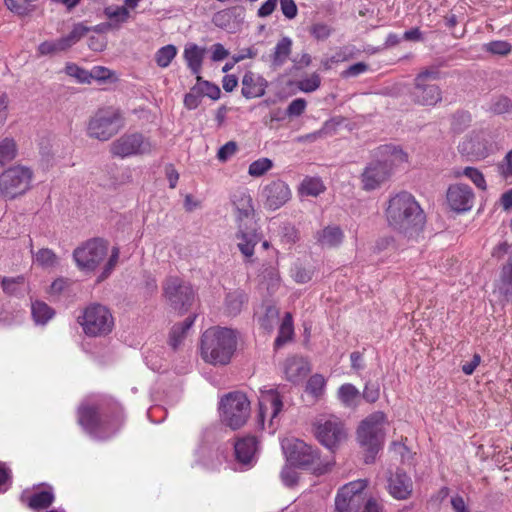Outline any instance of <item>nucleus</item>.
<instances>
[{
  "label": "nucleus",
  "mask_w": 512,
  "mask_h": 512,
  "mask_svg": "<svg viewBox=\"0 0 512 512\" xmlns=\"http://www.w3.org/2000/svg\"><path fill=\"white\" fill-rule=\"evenodd\" d=\"M321 85V77L318 73H312L299 81H297V87L305 93L316 91Z\"/></svg>",
  "instance_id": "47"
},
{
  "label": "nucleus",
  "mask_w": 512,
  "mask_h": 512,
  "mask_svg": "<svg viewBox=\"0 0 512 512\" xmlns=\"http://www.w3.org/2000/svg\"><path fill=\"white\" fill-rule=\"evenodd\" d=\"M470 123V116L466 113H459L453 117L452 129L454 132L459 133L464 128L468 127Z\"/></svg>",
  "instance_id": "63"
},
{
  "label": "nucleus",
  "mask_w": 512,
  "mask_h": 512,
  "mask_svg": "<svg viewBox=\"0 0 512 512\" xmlns=\"http://www.w3.org/2000/svg\"><path fill=\"white\" fill-rule=\"evenodd\" d=\"M118 259H119V249L117 247H113L110 257H109L108 261L106 262L102 273L99 275L97 282H101V281L105 280L110 275L112 270L115 268V266L118 262Z\"/></svg>",
  "instance_id": "50"
},
{
  "label": "nucleus",
  "mask_w": 512,
  "mask_h": 512,
  "mask_svg": "<svg viewBox=\"0 0 512 512\" xmlns=\"http://www.w3.org/2000/svg\"><path fill=\"white\" fill-rule=\"evenodd\" d=\"M124 126L122 113L118 108L107 106L99 108L87 123V135L99 141H108Z\"/></svg>",
  "instance_id": "6"
},
{
  "label": "nucleus",
  "mask_w": 512,
  "mask_h": 512,
  "mask_svg": "<svg viewBox=\"0 0 512 512\" xmlns=\"http://www.w3.org/2000/svg\"><path fill=\"white\" fill-rule=\"evenodd\" d=\"M281 369L287 381L298 384L310 373L311 366L306 358L294 355L287 357L283 361Z\"/></svg>",
  "instance_id": "18"
},
{
  "label": "nucleus",
  "mask_w": 512,
  "mask_h": 512,
  "mask_svg": "<svg viewBox=\"0 0 512 512\" xmlns=\"http://www.w3.org/2000/svg\"><path fill=\"white\" fill-rule=\"evenodd\" d=\"M105 14L109 19H115L120 22H125L129 17V11L126 7H108L105 9Z\"/></svg>",
  "instance_id": "57"
},
{
  "label": "nucleus",
  "mask_w": 512,
  "mask_h": 512,
  "mask_svg": "<svg viewBox=\"0 0 512 512\" xmlns=\"http://www.w3.org/2000/svg\"><path fill=\"white\" fill-rule=\"evenodd\" d=\"M273 168V161L262 157L253 161L248 168V174L252 177H261Z\"/></svg>",
  "instance_id": "42"
},
{
  "label": "nucleus",
  "mask_w": 512,
  "mask_h": 512,
  "mask_svg": "<svg viewBox=\"0 0 512 512\" xmlns=\"http://www.w3.org/2000/svg\"><path fill=\"white\" fill-rule=\"evenodd\" d=\"M113 73L106 67L103 66H94L89 71L90 81L92 79L98 81H106L112 77Z\"/></svg>",
  "instance_id": "60"
},
{
  "label": "nucleus",
  "mask_w": 512,
  "mask_h": 512,
  "mask_svg": "<svg viewBox=\"0 0 512 512\" xmlns=\"http://www.w3.org/2000/svg\"><path fill=\"white\" fill-rule=\"evenodd\" d=\"M55 500V495L53 492V488L51 486H45L43 489H39L27 495L24 492L21 495V501L25 503L32 510H44L52 505Z\"/></svg>",
  "instance_id": "24"
},
{
  "label": "nucleus",
  "mask_w": 512,
  "mask_h": 512,
  "mask_svg": "<svg viewBox=\"0 0 512 512\" xmlns=\"http://www.w3.org/2000/svg\"><path fill=\"white\" fill-rule=\"evenodd\" d=\"M234 450L237 461L249 465L254 460L257 451V440L253 436L240 438L235 442Z\"/></svg>",
  "instance_id": "26"
},
{
  "label": "nucleus",
  "mask_w": 512,
  "mask_h": 512,
  "mask_svg": "<svg viewBox=\"0 0 512 512\" xmlns=\"http://www.w3.org/2000/svg\"><path fill=\"white\" fill-rule=\"evenodd\" d=\"M18 153V146L14 138L4 137L0 139V165L5 166L12 162Z\"/></svg>",
  "instance_id": "35"
},
{
  "label": "nucleus",
  "mask_w": 512,
  "mask_h": 512,
  "mask_svg": "<svg viewBox=\"0 0 512 512\" xmlns=\"http://www.w3.org/2000/svg\"><path fill=\"white\" fill-rule=\"evenodd\" d=\"M108 242L93 238L84 242L73 252L77 267L85 272H93L108 256Z\"/></svg>",
  "instance_id": "11"
},
{
  "label": "nucleus",
  "mask_w": 512,
  "mask_h": 512,
  "mask_svg": "<svg viewBox=\"0 0 512 512\" xmlns=\"http://www.w3.org/2000/svg\"><path fill=\"white\" fill-rule=\"evenodd\" d=\"M309 31L317 40H325L331 35V28L325 23H315L310 27Z\"/></svg>",
  "instance_id": "54"
},
{
  "label": "nucleus",
  "mask_w": 512,
  "mask_h": 512,
  "mask_svg": "<svg viewBox=\"0 0 512 512\" xmlns=\"http://www.w3.org/2000/svg\"><path fill=\"white\" fill-rule=\"evenodd\" d=\"M313 427L317 440L330 450L337 448L347 438L344 423L333 415L319 418Z\"/></svg>",
  "instance_id": "12"
},
{
  "label": "nucleus",
  "mask_w": 512,
  "mask_h": 512,
  "mask_svg": "<svg viewBox=\"0 0 512 512\" xmlns=\"http://www.w3.org/2000/svg\"><path fill=\"white\" fill-rule=\"evenodd\" d=\"M359 505L360 503L358 501L349 497V495H344V492L339 489L335 499L337 512H353L358 509Z\"/></svg>",
  "instance_id": "41"
},
{
  "label": "nucleus",
  "mask_w": 512,
  "mask_h": 512,
  "mask_svg": "<svg viewBox=\"0 0 512 512\" xmlns=\"http://www.w3.org/2000/svg\"><path fill=\"white\" fill-rule=\"evenodd\" d=\"M31 313L37 324H46L54 316V310L42 301L32 303Z\"/></svg>",
  "instance_id": "36"
},
{
  "label": "nucleus",
  "mask_w": 512,
  "mask_h": 512,
  "mask_svg": "<svg viewBox=\"0 0 512 512\" xmlns=\"http://www.w3.org/2000/svg\"><path fill=\"white\" fill-rule=\"evenodd\" d=\"M313 271L302 266H295L292 269V278L297 283H307L312 279Z\"/></svg>",
  "instance_id": "56"
},
{
  "label": "nucleus",
  "mask_w": 512,
  "mask_h": 512,
  "mask_svg": "<svg viewBox=\"0 0 512 512\" xmlns=\"http://www.w3.org/2000/svg\"><path fill=\"white\" fill-rule=\"evenodd\" d=\"M512 107V101L506 96H500L492 105V110L497 114L508 112Z\"/></svg>",
  "instance_id": "64"
},
{
  "label": "nucleus",
  "mask_w": 512,
  "mask_h": 512,
  "mask_svg": "<svg viewBox=\"0 0 512 512\" xmlns=\"http://www.w3.org/2000/svg\"><path fill=\"white\" fill-rule=\"evenodd\" d=\"M12 472L6 465L0 462V494L8 490L11 484Z\"/></svg>",
  "instance_id": "58"
},
{
  "label": "nucleus",
  "mask_w": 512,
  "mask_h": 512,
  "mask_svg": "<svg viewBox=\"0 0 512 512\" xmlns=\"http://www.w3.org/2000/svg\"><path fill=\"white\" fill-rule=\"evenodd\" d=\"M199 87L195 85L190 89V91L184 97V106L189 110L196 109L202 100L201 92L198 91Z\"/></svg>",
  "instance_id": "52"
},
{
  "label": "nucleus",
  "mask_w": 512,
  "mask_h": 512,
  "mask_svg": "<svg viewBox=\"0 0 512 512\" xmlns=\"http://www.w3.org/2000/svg\"><path fill=\"white\" fill-rule=\"evenodd\" d=\"M388 226L408 238L417 237L424 229L426 214L416 198L407 191L391 196L384 209Z\"/></svg>",
  "instance_id": "1"
},
{
  "label": "nucleus",
  "mask_w": 512,
  "mask_h": 512,
  "mask_svg": "<svg viewBox=\"0 0 512 512\" xmlns=\"http://www.w3.org/2000/svg\"><path fill=\"white\" fill-rule=\"evenodd\" d=\"M292 39L284 36L275 45L272 53L269 55L271 66L277 69L283 66L292 52Z\"/></svg>",
  "instance_id": "27"
},
{
  "label": "nucleus",
  "mask_w": 512,
  "mask_h": 512,
  "mask_svg": "<svg viewBox=\"0 0 512 512\" xmlns=\"http://www.w3.org/2000/svg\"><path fill=\"white\" fill-rule=\"evenodd\" d=\"M206 55V48L195 43H188L183 51V58L192 74L198 76L201 73L203 61Z\"/></svg>",
  "instance_id": "25"
},
{
  "label": "nucleus",
  "mask_w": 512,
  "mask_h": 512,
  "mask_svg": "<svg viewBox=\"0 0 512 512\" xmlns=\"http://www.w3.org/2000/svg\"><path fill=\"white\" fill-rule=\"evenodd\" d=\"M58 257L53 250L48 248L40 249L35 255V262L43 268H51L57 264Z\"/></svg>",
  "instance_id": "45"
},
{
  "label": "nucleus",
  "mask_w": 512,
  "mask_h": 512,
  "mask_svg": "<svg viewBox=\"0 0 512 512\" xmlns=\"http://www.w3.org/2000/svg\"><path fill=\"white\" fill-rule=\"evenodd\" d=\"M88 28L82 24H77L73 27L71 32L55 41H44L38 46V53L40 55H53L59 52L66 51L82 37L86 35Z\"/></svg>",
  "instance_id": "17"
},
{
  "label": "nucleus",
  "mask_w": 512,
  "mask_h": 512,
  "mask_svg": "<svg viewBox=\"0 0 512 512\" xmlns=\"http://www.w3.org/2000/svg\"><path fill=\"white\" fill-rule=\"evenodd\" d=\"M283 402L280 394L275 390L262 391L259 398V417L263 422L265 418L269 417L270 422L277 417L281 412Z\"/></svg>",
  "instance_id": "22"
},
{
  "label": "nucleus",
  "mask_w": 512,
  "mask_h": 512,
  "mask_svg": "<svg viewBox=\"0 0 512 512\" xmlns=\"http://www.w3.org/2000/svg\"><path fill=\"white\" fill-rule=\"evenodd\" d=\"M326 387V379L321 374H313L306 383L305 391L315 399H319L324 395Z\"/></svg>",
  "instance_id": "37"
},
{
  "label": "nucleus",
  "mask_w": 512,
  "mask_h": 512,
  "mask_svg": "<svg viewBox=\"0 0 512 512\" xmlns=\"http://www.w3.org/2000/svg\"><path fill=\"white\" fill-rule=\"evenodd\" d=\"M280 8L288 19H294L297 16L298 9L294 0H280Z\"/></svg>",
  "instance_id": "62"
},
{
  "label": "nucleus",
  "mask_w": 512,
  "mask_h": 512,
  "mask_svg": "<svg viewBox=\"0 0 512 512\" xmlns=\"http://www.w3.org/2000/svg\"><path fill=\"white\" fill-rule=\"evenodd\" d=\"M263 195L265 197V205L272 210H276L289 200L291 192L284 181L275 180L264 187Z\"/></svg>",
  "instance_id": "21"
},
{
  "label": "nucleus",
  "mask_w": 512,
  "mask_h": 512,
  "mask_svg": "<svg viewBox=\"0 0 512 512\" xmlns=\"http://www.w3.org/2000/svg\"><path fill=\"white\" fill-rule=\"evenodd\" d=\"M460 175H464L466 177H468L474 184L477 188L481 189V190H486L487 188V184H486V180L484 178V175L483 173L478 170L477 168H474V167H466L462 173L460 172H457L455 174L456 177H459Z\"/></svg>",
  "instance_id": "46"
},
{
  "label": "nucleus",
  "mask_w": 512,
  "mask_h": 512,
  "mask_svg": "<svg viewBox=\"0 0 512 512\" xmlns=\"http://www.w3.org/2000/svg\"><path fill=\"white\" fill-rule=\"evenodd\" d=\"M498 289L507 300H512V252L501 269Z\"/></svg>",
  "instance_id": "32"
},
{
  "label": "nucleus",
  "mask_w": 512,
  "mask_h": 512,
  "mask_svg": "<svg viewBox=\"0 0 512 512\" xmlns=\"http://www.w3.org/2000/svg\"><path fill=\"white\" fill-rule=\"evenodd\" d=\"M338 397L347 407L355 406L359 398V390L352 384L346 383L339 387Z\"/></svg>",
  "instance_id": "38"
},
{
  "label": "nucleus",
  "mask_w": 512,
  "mask_h": 512,
  "mask_svg": "<svg viewBox=\"0 0 512 512\" xmlns=\"http://www.w3.org/2000/svg\"><path fill=\"white\" fill-rule=\"evenodd\" d=\"M236 240L238 241L237 246L242 255L246 258V261L251 262L255 246L260 241V236L254 225L240 223L238 232L236 233Z\"/></svg>",
  "instance_id": "20"
},
{
  "label": "nucleus",
  "mask_w": 512,
  "mask_h": 512,
  "mask_svg": "<svg viewBox=\"0 0 512 512\" xmlns=\"http://www.w3.org/2000/svg\"><path fill=\"white\" fill-rule=\"evenodd\" d=\"M386 415L376 411L367 416L357 429V440L365 450V463L374 462L376 454L381 450L385 438Z\"/></svg>",
  "instance_id": "4"
},
{
  "label": "nucleus",
  "mask_w": 512,
  "mask_h": 512,
  "mask_svg": "<svg viewBox=\"0 0 512 512\" xmlns=\"http://www.w3.org/2000/svg\"><path fill=\"white\" fill-rule=\"evenodd\" d=\"M483 48L486 52L498 56H507L512 52V44L505 40L490 41L484 44Z\"/></svg>",
  "instance_id": "43"
},
{
  "label": "nucleus",
  "mask_w": 512,
  "mask_h": 512,
  "mask_svg": "<svg viewBox=\"0 0 512 512\" xmlns=\"http://www.w3.org/2000/svg\"><path fill=\"white\" fill-rule=\"evenodd\" d=\"M268 86L267 80L261 75L247 71L242 78L241 93L246 99L261 97Z\"/></svg>",
  "instance_id": "23"
},
{
  "label": "nucleus",
  "mask_w": 512,
  "mask_h": 512,
  "mask_svg": "<svg viewBox=\"0 0 512 512\" xmlns=\"http://www.w3.org/2000/svg\"><path fill=\"white\" fill-rule=\"evenodd\" d=\"M368 485L367 480L359 479L356 481H352L346 485H344L340 490L344 492V495H349L359 503L363 500V491L366 489Z\"/></svg>",
  "instance_id": "40"
},
{
  "label": "nucleus",
  "mask_w": 512,
  "mask_h": 512,
  "mask_svg": "<svg viewBox=\"0 0 512 512\" xmlns=\"http://www.w3.org/2000/svg\"><path fill=\"white\" fill-rule=\"evenodd\" d=\"M78 323L87 336H106L113 330L114 318L107 307L94 303L83 310Z\"/></svg>",
  "instance_id": "8"
},
{
  "label": "nucleus",
  "mask_w": 512,
  "mask_h": 512,
  "mask_svg": "<svg viewBox=\"0 0 512 512\" xmlns=\"http://www.w3.org/2000/svg\"><path fill=\"white\" fill-rule=\"evenodd\" d=\"M5 5L10 11L18 15L28 14L31 11L32 7L24 0H5Z\"/></svg>",
  "instance_id": "53"
},
{
  "label": "nucleus",
  "mask_w": 512,
  "mask_h": 512,
  "mask_svg": "<svg viewBox=\"0 0 512 512\" xmlns=\"http://www.w3.org/2000/svg\"><path fill=\"white\" fill-rule=\"evenodd\" d=\"M326 187L319 177H305L300 184L299 193L302 196L317 197L325 191Z\"/></svg>",
  "instance_id": "34"
},
{
  "label": "nucleus",
  "mask_w": 512,
  "mask_h": 512,
  "mask_svg": "<svg viewBox=\"0 0 512 512\" xmlns=\"http://www.w3.org/2000/svg\"><path fill=\"white\" fill-rule=\"evenodd\" d=\"M474 192L467 184L456 183L448 187L446 200L451 210L457 213H464L472 209Z\"/></svg>",
  "instance_id": "16"
},
{
  "label": "nucleus",
  "mask_w": 512,
  "mask_h": 512,
  "mask_svg": "<svg viewBox=\"0 0 512 512\" xmlns=\"http://www.w3.org/2000/svg\"><path fill=\"white\" fill-rule=\"evenodd\" d=\"M25 282V278L23 276H17L15 278H3L2 279V288L8 294H14L17 291V287L22 286Z\"/></svg>",
  "instance_id": "55"
},
{
  "label": "nucleus",
  "mask_w": 512,
  "mask_h": 512,
  "mask_svg": "<svg viewBox=\"0 0 512 512\" xmlns=\"http://www.w3.org/2000/svg\"><path fill=\"white\" fill-rule=\"evenodd\" d=\"M196 315L187 317L182 323L175 324L169 335V345L175 350L182 343L186 337L188 330L194 324Z\"/></svg>",
  "instance_id": "31"
},
{
  "label": "nucleus",
  "mask_w": 512,
  "mask_h": 512,
  "mask_svg": "<svg viewBox=\"0 0 512 512\" xmlns=\"http://www.w3.org/2000/svg\"><path fill=\"white\" fill-rule=\"evenodd\" d=\"M294 335L293 318L291 313H285L281 325L279 327L278 335L275 339L274 346L279 348L292 340Z\"/></svg>",
  "instance_id": "33"
},
{
  "label": "nucleus",
  "mask_w": 512,
  "mask_h": 512,
  "mask_svg": "<svg viewBox=\"0 0 512 512\" xmlns=\"http://www.w3.org/2000/svg\"><path fill=\"white\" fill-rule=\"evenodd\" d=\"M379 152L383 156H388V159L373 162L365 168L361 175L364 190L371 191L378 188L390 177L393 165L407 161V154L394 146H382Z\"/></svg>",
  "instance_id": "5"
},
{
  "label": "nucleus",
  "mask_w": 512,
  "mask_h": 512,
  "mask_svg": "<svg viewBox=\"0 0 512 512\" xmlns=\"http://www.w3.org/2000/svg\"><path fill=\"white\" fill-rule=\"evenodd\" d=\"M441 73L437 67H429L420 71L414 79L413 99L423 106H435L442 100L439 86L432 84L439 80Z\"/></svg>",
  "instance_id": "9"
},
{
  "label": "nucleus",
  "mask_w": 512,
  "mask_h": 512,
  "mask_svg": "<svg viewBox=\"0 0 512 512\" xmlns=\"http://www.w3.org/2000/svg\"><path fill=\"white\" fill-rule=\"evenodd\" d=\"M176 55L177 48L172 44H168L166 46L161 47L155 53V62L159 67L166 68L171 64Z\"/></svg>",
  "instance_id": "39"
},
{
  "label": "nucleus",
  "mask_w": 512,
  "mask_h": 512,
  "mask_svg": "<svg viewBox=\"0 0 512 512\" xmlns=\"http://www.w3.org/2000/svg\"><path fill=\"white\" fill-rule=\"evenodd\" d=\"M306 101L302 98L294 99L287 107L286 114L288 116H300L306 109Z\"/></svg>",
  "instance_id": "59"
},
{
  "label": "nucleus",
  "mask_w": 512,
  "mask_h": 512,
  "mask_svg": "<svg viewBox=\"0 0 512 512\" xmlns=\"http://www.w3.org/2000/svg\"><path fill=\"white\" fill-rule=\"evenodd\" d=\"M237 348V334L226 327H211L201 336V357L212 365L230 363Z\"/></svg>",
  "instance_id": "3"
},
{
  "label": "nucleus",
  "mask_w": 512,
  "mask_h": 512,
  "mask_svg": "<svg viewBox=\"0 0 512 512\" xmlns=\"http://www.w3.org/2000/svg\"><path fill=\"white\" fill-rule=\"evenodd\" d=\"M125 421L118 403L82 404L77 410L78 424L90 435L109 437L120 430Z\"/></svg>",
  "instance_id": "2"
},
{
  "label": "nucleus",
  "mask_w": 512,
  "mask_h": 512,
  "mask_svg": "<svg viewBox=\"0 0 512 512\" xmlns=\"http://www.w3.org/2000/svg\"><path fill=\"white\" fill-rule=\"evenodd\" d=\"M34 172L28 166L13 165L0 174V196L13 200L24 195L32 187Z\"/></svg>",
  "instance_id": "7"
},
{
  "label": "nucleus",
  "mask_w": 512,
  "mask_h": 512,
  "mask_svg": "<svg viewBox=\"0 0 512 512\" xmlns=\"http://www.w3.org/2000/svg\"><path fill=\"white\" fill-rule=\"evenodd\" d=\"M163 291L171 307L179 312L187 311L194 299L191 285L176 276H170L165 280Z\"/></svg>",
  "instance_id": "14"
},
{
  "label": "nucleus",
  "mask_w": 512,
  "mask_h": 512,
  "mask_svg": "<svg viewBox=\"0 0 512 512\" xmlns=\"http://www.w3.org/2000/svg\"><path fill=\"white\" fill-rule=\"evenodd\" d=\"M196 81H197V83L195 84V86L199 87L198 91L201 92L202 98L204 96H207V97L211 98L212 100L219 99L221 91L217 85H215L209 81L203 80L202 77L200 76V74L198 76H196Z\"/></svg>",
  "instance_id": "44"
},
{
  "label": "nucleus",
  "mask_w": 512,
  "mask_h": 512,
  "mask_svg": "<svg viewBox=\"0 0 512 512\" xmlns=\"http://www.w3.org/2000/svg\"><path fill=\"white\" fill-rule=\"evenodd\" d=\"M279 318V310L275 306H268L266 308L265 314L262 318H260L261 327L271 332L273 330L274 324L276 320Z\"/></svg>",
  "instance_id": "48"
},
{
  "label": "nucleus",
  "mask_w": 512,
  "mask_h": 512,
  "mask_svg": "<svg viewBox=\"0 0 512 512\" xmlns=\"http://www.w3.org/2000/svg\"><path fill=\"white\" fill-rule=\"evenodd\" d=\"M248 301V295L243 290L229 292L225 298V311L228 315H238Z\"/></svg>",
  "instance_id": "30"
},
{
  "label": "nucleus",
  "mask_w": 512,
  "mask_h": 512,
  "mask_svg": "<svg viewBox=\"0 0 512 512\" xmlns=\"http://www.w3.org/2000/svg\"><path fill=\"white\" fill-rule=\"evenodd\" d=\"M387 489L394 499L406 500L412 495L413 481L407 473L397 469L389 476Z\"/></svg>",
  "instance_id": "19"
},
{
  "label": "nucleus",
  "mask_w": 512,
  "mask_h": 512,
  "mask_svg": "<svg viewBox=\"0 0 512 512\" xmlns=\"http://www.w3.org/2000/svg\"><path fill=\"white\" fill-rule=\"evenodd\" d=\"M221 420L231 429L242 427L250 414V402L241 392H232L222 398L220 404Z\"/></svg>",
  "instance_id": "10"
},
{
  "label": "nucleus",
  "mask_w": 512,
  "mask_h": 512,
  "mask_svg": "<svg viewBox=\"0 0 512 512\" xmlns=\"http://www.w3.org/2000/svg\"><path fill=\"white\" fill-rule=\"evenodd\" d=\"M344 238L343 232L338 226H327L319 230L315 239L316 242L322 247L333 248L341 244Z\"/></svg>",
  "instance_id": "28"
},
{
  "label": "nucleus",
  "mask_w": 512,
  "mask_h": 512,
  "mask_svg": "<svg viewBox=\"0 0 512 512\" xmlns=\"http://www.w3.org/2000/svg\"><path fill=\"white\" fill-rule=\"evenodd\" d=\"M238 151V144L235 141H229L221 146L217 152V159L220 162L228 161Z\"/></svg>",
  "instance_id": "51"
},
{
  "label": "nucleus",
  "mask_w": 512,
  "mask_h": 512,
  "mask_svg": "<svg viewBox=\"0 0 512 512\" xmlns=\"http://www.w3.org/2000/svg\"><path fill=\"white\" fill-rule=\"evenodd\" d=\"M380 389L377 384L367 383L363 390V398L369 402L374 403L379 399Z\"/></svg>",
  "instance_id": "61"
},
{
  "label": "nucleus",
  "mask_w": 512,
  "mask_h": 512,
  "mask_svg": "<svg viewBox=\"0 0 512 512\" xmlns=\"http://www.w3.org/2000/svg\"><path fill=\"white\" fill-rule=\"evenodd\" d=\"M65 72L67 75L74 77L80 83H90L89 71L85 70L74 63H69L65 67Z\"/></svg>",
  "instance_id": "49"
},
{
  "label": "nucleus",
  "mask_w": 512,
  "mask_h": 512,
  "mask_svg": "<svg viewBox=\"0 0 512 512\" xmlns=\"http://www.w3.org/2000/svg\"><path fill=\"white\" fill-rule=\"evenodd\" d=\"M287 461L297 467H310L319 460L316 448L297 438H285L281 442Z\"/></svg>",
  "instance_id": "13"
},
{
  "label": "nucleus",
  "mask_w": 512,
  "mask_h": 512,
  "mask_svg": "<svg viewBox=\"0 0 512 512\" xmlns=\"http://www.w3.org/2000/svg\"><path fill=\"white\" fill-rule=\"evenodd\" d=\"M152 150L151 142L141 133L124 134L113 141L110 146L111 154L119 158L149 154Z\"/></svg>",
  "instance_id": "15"
},
{
  "label": "nucleus",
  "mask_w": 512,
  "mask_h": 512,
  "mask_svg": "<svg viewBox=\"0 0 512 512\" xmlns=\"http://www.w3.org/2000/svg\"><path fill=\"white\" fill-rule=\"evenodd\" d=\"M233 204L238 212V219L242 222L247 219L251 222L250 217L254 214L251 196L246 192H238L233 196Z\"/></svg>",
  "instance_id": "29"
}]
</instances>
